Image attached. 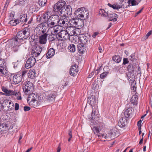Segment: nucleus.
I'll list each match as a JSON object with an SVG mask.
<instances>
[{
  "mask_svg": "<svg viewBox=\"0 0 152 152\" xmlns=\"http://www.w3.org/2000/svg\"><path fill=\"white\" fill-rule=\"evenodd\" d=\"M112 60L115 62L119 63L121 60V58L118 55H115L112 57Z\"/></svg>",
  "mask_w": 152,
  "mask_h": 152,
  "instance_id": "39",
  "label": "nucleus"
},
{
  "mask_svg": "<svg viewBox=\"0 0 152 152\" xmlns=\"http://www.w3.org/2000/svg\"><path fill=\"white\" fill-rule=\"evenodd\" d=\"M36 63V59L34 56H31L27 60L25 64V67L27 69H29L34 65Z\"/></svg>",
  "mask_w": 152,
  "mask_h": 152,
  "instance_id": "13",
  "label": "nucleus"
},
{
  "mask_svg": "<svg viewBox=\"0 0 152 152\" xmlns=\"http://www.w3.org/2000/svg\"><path fill=\"white\" fill-rule=\"evenodd\" d=\"M57 26H59L61 27H63L65 23L64 19H60L58 16V20Z\"/></svg>",
  "mask_w": 152,
  "mask_h": 152,
  "instance_id": "37",
  "label": "nucleus"
},
{
  "mask_svg": "<svg viewBox=\"0 0 152 152\" xmlns=\"http://www.w3.org/2000/svg\"><path fill=\"white\" fill-rule=\"evenodd\" d=\"M15 22V24H12V26H16V25H17L20 22H21L20 21V20H19V19H16L15 20H11L10 21V23L11 24H12V22Z\"/></svg>",
  "mask_w": 152,
  "mask_h": 152,
  "instance_id": "49",
  "label": "nucleus"
},
{
  "mask_svg": "<svg viewBox=\"0 0 152 152\" xmlns=\"http://www.w3.org/2000/svg\"><path fill=\"white\" fill-rule=\"evenodd\" d=\"M68 49L70 52H74L76 50L75 46L74 44H71L68 46Z\"/></svg>",
  "mask_w": 152,
  "mask_h": 152,
  "instance_id": "36",
  "label": "nucleus"
},
{
  "mask_svg": "<svg viewBox=\"0 0 152 152\" xmlns=\"http://www.w3.org/2000/svg\"><path fill=\"white\" fill-rule=\"evenodd\" d=\"M126 77L129 81L131 83L136 82L135 80V76L133 73L128 72L126 74Z\"/></svg>",
  "mask_w": 152,
  "mask_h": 152,
  "instance_id": "22",
  "label": "nucleus"
},
{
  "mask_svg": "<svg viewBox=\"0 0 152 152\" xmlns=\"http://www.w3.org/2000/svg\"><path fill=\"white\" fill-rule=\"evenodd\" d=\"M50 13L47 12L44 15V18L47 19V23L48 27L50 28H53L57 26L58 20V15H52L50 16Z\"/></svg>",
  "mask_w": 152,
  "mask_h": 152,
  "instance_id": "2",
  "label": "nucleus"
},
{
  "mask_svg": "<svg viewBox=\"0 0 152 152\" xmlns=\"http://www.w3.org/2000/svg\"><path fill=\"white\" fill-rule=\"evenodd\" d=\"M78 71V66L76 64L73 65L70 69V74L71 76H75L77 74Z\"/></svg>",
  "mask_w": 152,
  "mask_h": 152,
  "instance_id": "16",
  "label": "nucleus"
},
{
  "mask_svg": "<svg viewBox=\"0 0 152 152\" xmlns=\"http://www.w3.org/2000/svg\"><path fill=\"white\" fill-rule=\"evenodd\" d=\"M118 15L115 13L108 14L107 18L108 19L109 21H113L114 22L116 21L117 20V18H118Z\"/></svg>",
  "mask_w": 152,
  "mask_h": 152,
  "instance_id": "20",
  "label": "nucleus"
},
{
  "mask_svg": "<svg viewBox=\"0 0 152 152\" xmlns=\"http://www.w3.org/2000/svg\"><path fill=\"white\" fill-rule=\"evenodd\" d=\"M47 0H37L35 3H38L40 6H44L46 4Z\"/></svg>",
  "mask_w": 152,
  "mask_h": 152,
  "instance_id": "42",
  "label": "nucleus"
},
{
  "mask_svg": "<svg viewBox=\"0 0 152 152\" xmlns=\"http://www.w3.org/2000/svg\"><path fill=\"white\" fill-rule=\"evenodd\" d=\"M131 104L130 103H128L126 104V107L127 109L125 111L124 116L122 115L123 117H124L127 120H129L132 117V108L130 107Z\"/></svg>",
  "mask_w": 152,
  "mask_h": 152,
  "instance_id": "8",
  "label": "nucleus"
},
{
  "mask_svg": "<svg viewBox=\"0 0 152 152\" xmlns=\"http://www.w3.org/2000/svg\"><path fill=\"white\" fill-rule=\"evenodd\" d=\"M48 35V34L47 33H45L39 37V42L41 44H44L46 43Z\"/></svg>",
  "mask_w": 152,
  "mask_h": 152,
  "instance_id": "19",
  "label": "nucleus"
},
{
  "mask_svg": "<svg viewBox=\"0 0 152 152\" xmlns=\"http://www.w3.org/2000/svg\"><path fill=\"white\" fill-rule=\"evenodd\" d=\"M23 90L26 95H29L33 91V85L29 81L25 82L23 85Z\"/></svg>",
  "mask_w": 152,
  "mask_h": 152,
  "instance_id": "5",
  "label": "nucleus"
},
{
  "mask_svg": "<svg viewBox=\"0 0 152 152\" xmlns=\"http://www.w3.org/2000/svg\"><path fill=\"white\" fill-rule=\"evenodd\" d=\"M97 100L95 96L91 95L88 98L87 104H88L92 107H97Z\"/></svg>",
  "mask_w": 152,
  "mask_h": 152,
  "instance_id": "11",
  "label": "nucleus"
},
{
  "mask_svg": "<svg viewBox=\"0 0 152 152\" xmlns=\"http://www.w3.org/2000/svg\"><path fill=\"white\" fill-rule=\"evenodd\" d=\"M35 69L30 70L28 73V77L31 79H33L35 76Z\"/></svg>",
  "mask_w": 152,
  "mask_h": 152,
  "instance_id": "30",
  "label": "nucleus"
},
{
  "mask_svg": "<svg viewBox=\"0 0 152 152\" xmlns=\"http://www.w3.org/2000/svg\"><path fill=\"white\" fill-rule=\"evenodd\" d=\"M27 72V70H25L19 72L15 75H13V76L12 77L13 83L16 84L21 82L26 75Z\"/></svg>",
  "mask_w": 152,
  "mask_h": 152,
  "instance_id": "3",
  "label": "nucleus"
},
{
  "mask_svg": "<svg viewBox=\"0 0 152 152\" xmlns=\"http://www.w3.org/2000/svg\"><path fill=\"white\" fill-rule=\"evenodd\" d=\"M152 34V31L151 30L149 31L146 34L145 38L146 39H147L148 37Z\"/></svg>",
  "mask_w": 152,
  "mask_h": 152,
  "instance_id": "61",
  "label": "nucleus"
},
{
  "mask_svg": "<svg viewBox=\"0 0 152 152\" xmlns=\"http://www.w3.org/2000/svg\"><path fill=\"white\" fill-rule=\"evenodd\" d=\"M66 2L63 0L58 1L53 6V10L54 12L58 14L60 16L62 15L64 8L66 7Z\"/></svg>",
  "mask_w": 152,
  "mask_h": 152,
  "instance_id": "4",
  "label": "nucleus"
},
{
  "mask_svg": "<svg viewBox=\"0 0 152 152\" xmlns=\"http://www.w3.org/2000/svg\"><path fill=\"white\" fill-rule=\"evenodd\" d=\"M10 101V100H5L3 101V103H2L4 110V109H5V108H8Z\"/></svg>",
  "mask_w": 152,
  "mask_h": 152,
  "instance_id": "35",
  "label": "nucleus"
},
{
  "mask_svg": "<svg viewBox=\"0 0 152 152\" xmlns=\"http://www.w3.org/2000/svg\"><path fill=\"white\" fill-rule=\"evenodd\" d=\"M137 68V67L136 65H133L130 64L128 65L127 67V70L129 72H128L133 73L135 69Z\"/></svg>",
  "mask_w": 152,
  "mask_h": 152,
  "instance_id": "27",
  "label": "nucleus"
},
{
  "mask_svg": "<svg viewBox=\"0 0 152 152\" xmlns=\"http://www.w3.org/2000/svg\"><path fill=\"white\" fill-rule=\"evenodd\" d=\"M57 92L52 91L47 96V99L50 102H53L57 95Z\"/></svg>",
  "mask_w": 152,
  "mask_h": 152,
  "instance_id": "17",
  "label": "nucleus"
},
{
  "mask_svg": "<svg viewBox=\"0 0 152 152\" xmlns=\"http://www.w3.org/2000/svg\"><path fill=\"white\" fill-rule=\"evenodd\" d=\"M63 39L67 40L69 39L70 36L66 30H62L61 31Z\"/></svg>",
  "mask_w": 152,
  "mask_h": 152,
  "instance_id": "26",
  "label": "nucleus"
},
{
  "mask_svg": "<svg viewBox=\"0 0 152 152\" xmlns=\"http://www.w3.org/2000/svg\"><path fill=\"white\" fill-rule=\"evenodd\" d=\"M51 36V41H53L55 40L56 38V36L55 35V34H52V35H50Z\"/></svg>",
  "mask_w": 152,
  "mask_h": 152,
  "instance_id": "62",
  "label": "nucleus"
},
{
  "mask_svg": "<svg viewBox=\"0 0 152 152\" xmlns=\"http://www.w3.org/2000/svg\"><path fill=\"white\" fill-rule=\"evenodd\" d=\"M4 76L8 80H10V81L12 80V77L13 76V75L10 73L7 70L6 74H4Z\"/></svg>",
  "mask_w": 152,
  "mask_h": 152,
  "instance_id": "38",
  "label": "nucleus"
},
{
  "mask_svg": "<svg viewBox=\"0 0 152 152\" xmlns=\"http://www.w3.org/2000/svg\"><path fill=\"white\" fill-rule=\"evenodd\" d=\"M78 39L80 43L87 46L89 41V37L85 35H81L79 37Z\"/></svg>",
  "mask_w": 152,
  "mask_h": 152,
  "instance_id": "15",
  "label": "nucleus"
},
{
  "mask_svg": "<svg viewBox=\"0 0 152 152\" xmlns=\"http://www.w3.org/2000/svg\"><path fill=\"white\" fill-rule=\"evenodd\" d=\"M62 14L60 16L64 17L66 16H70L72 14V8L70 5L66 6L63 11L62 12Z\"/></svg>",
  "mask_w": 152,
  "mask_h": 152,
  "instance_id": "12",
  "label": "nucleus"
},
{
  "mask_svg": "<svg viewBox=\"0 0 152 152\" xmlns=\"http://www.w3.org/2000/svg\"><path fill=\"white\" fill-rule=\"evenodd\" d=\"M79 27H78L77 28H75L74 31L73 32V35L77 36L80 34V33L81 30L79 29Z\"/></svg>",
  "mask_w": 152,
  "mask_h": 152,
  "instance_id": "45",
  "label": "nucleus"
},
{
  "mask_svg": "<svg viewBox=\"0 0 152 152\" xmlns=\"http://www.w3.org/2000/svg\"><path fill=\"white\" fill-rule=\"evenodd\" d=\"M19 63H18V61L17 62H13L12 64L13 65V67L15 69L18 67V66L19 65Z\"/></svg>",
  "mask_w": 152,
  "mask_h": 152,
  "instance_id": "56",
  "label": "nucleus"
},
{
  "mask_svg": "<svg viewBox=\"0 0 152 152\" xmlns=\"http://www.w3.org/2000/svg\"><path fill=\"white\" fill-rule=\"evenodd\" d=\"M108 73V72H104L100 75V78L101 79H104L105 77H106L107 74Z\"/></svg>",
  "mask_w": 152,
  "mask_h": 152,
  "instance_id": "50",
  "label": "nucleus"
},
{
  "mask_svg": "<svg viewBox=\"0 0 152 152\" xmlns=\"http://www.w3.org/2000/svg\"><path fill=\"white\" fill-rule=\"evenodd\" d=\"M96 109L92 108V112L91 113V117L89 118V119L94 120L95 118V117L96 116Z\"/></svg>",
  "mask_w": 152,
  "mask_h": 152,
  "instance_id": "43",
  "label": "nucleus"
},
{
  "mask_svg": "<svg viewBox=\"0 0 152 152\" xmlns=\"http://www.w3.org/2000/svg\"><path fill=\"white\" fill-rule=\"evenodd\" d=\"M128 3L129 4H131V6H135L137 5L139 3H137L136 0H129Z\"/></svg>",
  "mask_w": 152,
  "mask_h": 152,
  "instance_id": "47",
  "label": "nucleus"
},
{
  "mask_svg": "<svg viewBox=\"0 0 152 152\" xmlns=\"http://www.w3.org/2000/svg\"><path fill=\"white\" fill-rule=\"evenodd\" d=\"M144 7H142L141 10H140L138 12H137L136 13H135V16H137V15H138L142 11V10H143V9H144Z\"/></svg>",
  "mask_w": 152,
  "mask_h": 152,
  "instance_id": "63",
  "label": "nucleus"
},
{
  "mask_svg": "<svg viewBox=\"0 0 152 152\" xmlns=\"http://www.w3.org/2000/svg\"><path fill=\"white\" fill-rule=\"evenodd\" d=\"M7 96H11L12 97L14 98V99H17L18 100H21L22 99L21 94L20 91H17L13 90H9V92Z\"/></svg>",
  "mask_w": 152,
  "mask_h": 152,
  "instance_id": "7",
  "label": "nucleus"
},
{
  "mask_svg": "<svg viewBox=\"0 0 152 152\" xmlns=\"http://www.w3.org/2000/svg\"><path fill=\"white\" fill-rule=\"evenodd\" d=\"M77 48L79 53H83L86 51L87 48V46L80 43L77 45Z\"/></svg>",
  "mask_w": 152,
  "mask_h": 152,
  "instance_id": "18",
  "label": "nucleus"
},
{
  "mask_svg": "<svg viewBox=\"0 0 152 152\" xmlns=\"http://www.w3.org/2000/svg\"><path fill=\"white\" fill-rule=\"evenodd\" d=\"M116 132V131L115 130H114L113 129L110 130V136L111 137H115V132Z\"/></svg>",
  "mask_w": 152,
  "mask_h": 152,
  "instance_id": "55",
  "label": "nucleus"
},
{
  "mask_svg": "<svg viewBox=\"0 0 152 152\" xmlns=\"http://www.w3.org/2000/svg\"><path fill=\"white\" fill-rule=\"evenodd\" d=\"M2 91L5 93L7 95L8 92H9V90H8L7 88H6L4 86H2L1 88Z\"/></svg>",
  "mask_w": 152,
  "mask_h": 152,
  "instance_id": "54",
  "label": "nucleus"
},
{
  "mask_svg": "<svg viewBox=\"0 0 152 152\" xmlns=\"http://www.w3.org/2000/svg\"><path fill=\"white\" fill-rule=\"evenodd\" d=\"M129 61L127 58H124L123 59V64L124 65H125L126 64L128 63Z\"/></svg>",
  "mask_w": 152,
  "mask_h": 152,
  "instance_id": "58",
  "label": "nucleus"
},
{
  "mask_svg": "<svg viewBox=\"0 0 152 152\" xmlns=\"http://www.w3.org/2000/svg\"><path fill=\"white\" fill-rule=\"evenodd\" d=\"M19 5L21 6H24L25 5V1L23 0H22L20 1L19 3Z\"/></svg>",
  "mask_w": 152,
  "mask_h": 152,
  "instance_id": "57",
  "label": "nucleus"
},
{
  "mask_svg": "<svg viewBox=\"0 0 152 152\" xmlns=\"http://www.w3.org/2000/svg\"><path fill=\"white\" fill-rule=\"evenodd\" d=\"M107 5L110 7L113 8L114 10H118L121 8V7L117 4H111L110 3H109L107 4Z\"/></svg>",
  "mask_w": 152,
  "mask_h": 152,
  "instance_id": "33",
  "label": "nucleus"
},
{
  "mask_svg": "<svg viewBox=\"0 0 152 152\" xmlns=\"http://www.w3.org/2000/svg\"><path fill=\"white\" fill-rule=\"evenodd\" d=\"M130 56L131 57L130 60L131 61L134 62L137 60L136 57H135V56L134 53L132 54Z\"/></svg>",
  "mask_w": 152,
  "mask_h": 152,
  "instance_id": "52",
  "label": "nucleus"
},
{
  "mask_svg": "<svg viewBox=\"0 0 152 152\" xmlns=\"http://www.w3.org/2000/svg\"><path fill=\"white\" fill-rule=\"evenodd\" d=\"M23 109L25 111H28L30 110L31 107L29 106H25L24 107Z\"/></svg>",
  "mask_w": 152,
  "mask_h": 152,
  "instance_id": "60",
  "label": "nucleus"
},
{
  "mask_svg": "<svg viewBox=\"0 0 152 152\" xmlns=\"http://www.w3.org/2000/svg\"><path fill=\"white\" fill-rule=\"evenodd\" d=\"M42 49L41 46L35 45L32 47L31 54L33 56L37 57L39 55Z\"/></svg>",
  "mask_w": 152,
  "mask_h": 152,
  "instance_id": "9",
  "label": "nucleus"
},
{
  "mask_svg": "<svg viewBox=\"0 0 152 152\" xmlns=\"http://www.w3.org/2000/svg\"><path fill=\"white\" fill-rule=\"evenodd\" d=\"M37 96L36 95L34 94V93H31L29 95L27 98V101L28 102L30 100V101H33L35 100H37Z\"/></svg>",
  "mask_w": 152,
  "mask_h": 152,
  "instance_id": "28",
  "label": "nucleus"
},
{
  "mask_svg": "<svg viewBox=\"0 0 152 152\" xmlns=\"http://www.w3.org/2000/svg\"><path fill=\"white\" fill-rule=\"evenodd\" d=\"M89 15L88 11L86 10L84 8V9L83 10V12L81 13V15H80L81 20L80 21L82 20V22L83 20L86 19L87 18Z\"/></svg>",
  "mask_w": 152,
  "mask_h": 152,
  "instance_id": "23",
  "label": "nucleus"
},
{
  "mask_svg": "<svg viewBox=\"0 0 152 152\" xmlns=\"http://www.w3.org/2000/svg\"><path fill=\"white\" fill-rule=\"evenodd\" d=\"M74 27L70 26L67 27L66 29V30L68 33L69 36H73V32L74 31Z\"/></svg>",
  "mask_w": 152,
  "mask_h": 152,
  "instance_id": "32",
  "label": "nucleus"
},
{
  "mask_svg": "<svg viewBox=\"0 0 152 152\" xmlns=\"http://www.w3.org/2000/svg\"><path fill=\"white\" fill-rule=\"evenodd\" d=\"M20 20L21 22L23 23H26L28 20L27 24H30L33 20V18L31 17L29 18V17H27L26 14H22L20 16Z\"/></svg>",
  "mask_w": 152,
  "mask_h": 152,
  "instance_id": "14",
  "label": "nucleus"
},
{
  "mask_svg": "<svg viewBox=\"0 0 152 152\" xmlns=\"http://www.w3.org/2000/svg\"><path fill=\"white\" fill-rule=\"evenodd\" d=\"M100 128L99 126H94L91 129L94 133L97 135L99 133Z\"/></svg>",
  "mask_w": 152,
  "mask_h": 152,
  "instance_id": "34",
  "label": "nucleus"
},
{
  "mask_svg": "<svg viewBox=\"0 0 152 152\" xmlns=\"http://www.w3.org/2000/svg\"><path fill=\"white\" fill-rule=\"evenodd\" d=\"M93 86L92 87V88L93 90H95L97 88L98 84H97V82L95 81L93 84Z\"/></svg>",
  "mask_w": 152,
  "mask_h": 152,
  "instance_id": "53",
  "label": "nucleus"
},
{
  "mask_svg": "<svg viewBox=\"0 0 152 152\" xmlns=\"http://www.w3.org/2000/svg\"><path fill=\"white\" fill-rule=\"evenodd\" d=\"M137 99V96L136 94H134L131 97L130 102L134 105H137L138 104Z\"/></svg>",
  "mask_w": 152,
  "mask_h": 152,
  "instance_id": "29",
  "label": "nucleus"
},
{
  "mask_svg": "<svg viewBox=\"0 0 152 152\" xmlns=\"http://www.w3.org/2000/svg\"><path fill=\"white\" fill-rule=\"evenodd\" d=\"M55 50L53 48H51L48 49L46 53V57L48 58H50L53 56L55 54Z\"/></svg>",
  "mask_w": 152,
  "mask_h": 152,
  "instance_id": "24",
  "label": "nucleus"
},
{
  "mask_svg": "<svg viewBox=\"0 0 152 152\" xmlns=\"http://www.w3.org/2000/svg\"><path fill=\"white\" fill-rule=\"evenodd\" d=\"M19 105L18 103H16L15 104V110H17L19 109Z\"/></svg>",
  "mask_w": 152,
  "mask_h": 152,
  "instance_id": "64",
  "label": "nucleus"
},
{
  "mask_svg": "<svg viewBox=\"0 0 152 152\" xmlns=\"http://www.w3.org/2000/svg\"><path fill=\"white\" fill-rule=\"evenodd\" d=\"M56 36V39L58 40H63L62 37V36L61 33V31L60 32H59L57 34H55Z\"/></svg>",
  "mask_w": 152,
  "mask_h": 152,
  "instance_id": "46",
  "label": "nucleus"
},
{
  "mask_svg": "<svg viewBox=\"0 0 152 152\" xmlns=\"http://www.w3.org/2000/svg\"><path fill=\"white\" fill-rule=\"evenodd\" d=\"M47 19L45 20V22H42L41 24L38 25V26L40 28L43 29V28H46L48 26L47 23Z\"/></svg>",
  "mask_w": 152,
  "mask_h": 152,
  "instance_id": "44",
  "label": "nucleus"
},
{
  "mask_svg": "<svg viewBox=\"0 0 152 152\" xmlns=\"http://www.w3.org/2000/svg\"><path fill=\"white\" fill-rule=\"evenodd\" d=\"M79 20L76 18H73L70 19L69 23L70 26L73 27H81L83 26V22L82 25H79Z\"/></svg>",
  "mask_w": 152,
  "mask_h": 152,
  "instance_id": "10",
  "label": "nucleus"
},
{
  "mask_svg": "<svg viewBox=\"0 0 152 152\" xmlns=\"http://www.w3.org/2000/svg\"><path fill=\"white\" fill-rule=\"evenodd\" d=\"M131 85L132 89L135 92L136 90V82L131 83Z\"/></svg>",
  "mask_w": 152,
  "mask_h": 152,
  "instance_id": "48",
  "label": "nucleus"
},
{
  "mask_svg": "<svg viewBox=\"0 0 152 152\" xmlns=\"http://www.w3.org/2000/svg\"><path fill=\"white\" fill-rule=\"evenodd\" d=\"M0 67L6 68V63L4 59H0Z\"/></svg>",
  "mask_w": 152,
  "mask_h": 152,
  "instance_id": "40",
  "label": "nucleus"
},
{
  "mask_svg": "<svg viewBox=\"0 0 152 152\" xmlns=\"http://www.w3.org/2000/svg\"><path fill=\"white\" fill-rule=\"evenodd\" d=\"M84 9V8H79L77 9L75 12V16L78 19H80L81 20L80 15H81V13L83 12V10Z\"/></svg>",
  "mask_w": 152,
  "mask_h": 152,
  "instance_id": "25",
  "label": "nucleus"
},
{
  "mask_svg": "<svg viewBox=\"0 0 152 152\" xmlns=\"http://www.w3.org/2000/svg\"><path fill=\"white\" fill-rule=\"evenodd\" d=\"M30 31V28L28 26L19 31L12 39H15L17 42L21 43V40L26 39L29 37Z\"/></svg>",
  "mask_w": 152,
  "mask_h": 152,
  "instance_id": "1",
  "label": "nucleus"
},
{
  "mask_svg": "<svg viewBox=\"0 0 152 152\" xmlns=\"http://www.w3.org/2000/svg\"><path fill=\"white\" fill-rule=\"evenodd\" d=\"M15 39H12L10 40V47L11 51L12 52L17 53L20 50L19 46L20 45V43L17 42Z\"/></svg>",
  "mask_w": 152,
  "mask_h": 152,
  "instance_id": "6",
  "label": "nucleus"
},
{
  "mask_svg": "<svg viewBox=\"0 0 152 152\" xmlns=\"http://www.w3.org/2000/svg\"><path fill=\"white\" fill-rule=\"evenodd\" d=\"M128 120L124 117L122 116L118 123V126L121 128L124 127Z\"/></svg>",
  "mask_w": 152,
  "mask_h": 152,
  "instance_id": "21",
  "label": "nucleus"
},
{
  "mask_svg": "<svg viewBox=\"0 0 152 152\" xmlns=\"http://www.w3.org/2000/svg\"><path fill=\"white\" fill-rule=\"evenodd\" d=\"M102 67V66H99V67L97 69H96V71L95 72V74L96 75H98V73L100 71L102 70V69L101 68V67Z\"/></svg>",
  "mask_w": 152,
  "mask_h": 152,
  "instance_id": "59",
  "label": "nucleus"
},
{
  "mask_svg": "<svg viewBox=\"0 0 152 152\" xmlns=\"http://www.w3.org/2000/svg\"><path fill=\"white\" fill-rule=\"evenodd\" d=\"M100 11L102 12L101 16L104 17H107L108 15V13L106 12L105 10L103 9H101L100 10Z\"/></svg>",
  "mask_w": 152,
  "mask_h": 152,
  "instance_id": "51",
  "label": "nucleus"
},
{
  "mask_svg": "<svg viewBox=\"0 0 152 152\" xmlns=\"http://www.w3.org/2000/svg\"><path fill=\"white\" fill-rule=\"evenodd\" d=\"M14 104L12 102V101L10 100V103L9 106L8 107V108H5L4 109V111H8L11 110L13 107H14Z\"/></svg>",
  "mask_w": 152,
  "mask_h": 152,
  "instance_id": "41",
  "label": "nucleus"
},
{
  "mask_svg": "<svg viewBox=\"0 0 152 152\" xmlns=\"http://www.w3.org/2000/svg\"><path fill=\"white\" fill-rule=\"evenodd\" d=\"M40 103V101H38V100L30 101L29 102V104L31 105L34 108H36V107L39 106Z\"/></svg>",
  "mask_w": 152,
  "mask_h": 152,
  "instance_id": "31",
  "label": "nucleus"
}]
</instances>
